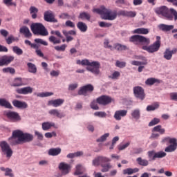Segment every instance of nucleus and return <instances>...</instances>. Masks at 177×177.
Returning a JSON list of instances; mask_svg holds the SVG:
<instances>
[{"label":"nucleus","mask_w":177,"mask_h":177,"mask_svg":"<svg viewBox=\"0 0 177 177\" xmlns=\"http://www.w3.org/2000/svg\"><path fill=\"white\" fill-rule=\"evenodd\" d=\"M93 13H97L101 16L102 20H115L118 16H123V17L133 18L136 17V11H128L120 10L117 11H112L110 9L106 8L104 6H101L100 8L93 9Z\"/></svg>","instance_id":"f257e3e1"},{"label":"nucleus","mask_w":177,"mask_h":177,"mask_svg":"<svg viewBox=\"0 0 177 177\" xmlns=\"http://www.w3.org/2000/svg\"><path fill=\"white\" fill-rule=\"evenodd\" d=\"M34 140V136L28 133H23L21 130H15L12 131V137L8 139L9 143L11 146H16V145H21L26 142H32Z\"/></svg>","instance_id":"f03ea898"},{"label":"nucleus","mask_w":177,"mask_h":177,"mask_svg":"<svg viewBox=\"0 0 177 177\" xmlns=\"http://www.w3.org/2000/svg\"><path fill=\"white\" fill-rule=\"evenodd\" d=\"M157 15H161L163 17L166 19V20L172 21L174 20L176 21L177 20V11L174 8H169L168 7L163 6L159 7L155 10Z\"/></svg>","instance_id":"7ed1b4c3"},{"label":"nucleus","mask_w":177,"mask_h":177,"mask_svg":"<svg viewBox=\"0 0 177 177\" xmlns=\"http://www.w3.org/2000/svg\"><path fill=\"white\" fill-rule=\"evenodd\" d=\"M111 159L106 157V156H97L95 158L93 161L92 164L93 167H99L100 165L102 167L101 171L102 172H109L113 166L110 163Z\"/></svg>","instance_id":"20e7f679"},{"label":"nucleus","mask_w":177,"mask_h":177,"mask_svg":"<svg viewBox=\"0 0 177 177\" xmlns=\"http://www.w3.org/2000/svg\"><path fill=\"white\" fill-rule=\"evenodd\" d=\"M76 63L77 64H81L82 66H89L90 67H86V70L95 75H99V74H100V62L97 61L90 62L89 59H85L82 61L80 59L77 60Z\"/></svg>","instance_id":"39448f33"},{"label":"nucleus","mask_w":177,"mask_h":177,"mask_svg":"<svg viewBox=\"0 0 177 177\" xmlns=\"http://www.w3.org/2000/svg\"><path fill=\"white\" fill-rule=\"evenodd\" d=\"M30 30L34 35H41V37H46L49 32L45 26L41 23H32L30 25Z\"/></svg>","instance_id":"423d86ee"},{"label":"nucleus","mask_w":177,"mask_h":177,"mask_svg":"<svg viewBox=\"0 0 177 177\" xmlns=\"http://www.w3.org/2000/svg\"><path fill=\"white\" fill-rule=\"evenodd\" d=\"M161 47V37L160 36L156 37V41L149 46H143L142 49L147 50L149 53H154V52H158V50Z\"/></svg>","instance_id":"0eeeda50"},{"label":"nucleus","mask_w":177,"mask_h":177,"mask_svg":"<svg viewBox=\"0 0 177 177\" xmlns=\"http://www.w3.org/2000/svg\"><path fill=\"white\" fill-rule=\"evenodd\" d=\"M129 41L134 44V45H139V44L149 45L150 44V39L147 38L145 36L134 35L130 37Z\"/></svg>","instance_id":"6e6552de"},{"label":"nucleus","mask_w":177,"mask_h":177,"mask_svg":"<svg viewBox=\"0 0 177 177\" xmlns=\"http://www.w3.org/2000/svg\"><path fill=\"white\" fill-rule=\"evenodd\" d=\"M0 147L1 149V151L4 156H6L7 158H10L13 155V151L10 146L6 141H1L0 142Z\"/></svg>","instance_id":"1a4fd4ad"},{"label":"nucleus","mask_w":177,"mask_h":177,"mask_svg":"<svg viewBox=\"0 0 177 177\" xmlns=\"http://www.w3.org/2000/svg\"><path fill=\"white\" fill-rule=\"evenodd\" d=\"M50 34H52L53 35H56V37H57L59 39H57L55 36H50L49 38H48V41H50L54 45L62 43L61 39H63V35H62V32H60V31H59V30H55V31L52 30L50 32Z\"/></svg>","instance_id":"9d476101"},{"label":"nucleus","mask_w":177,"mask_h":177,"mask_svg":"<svg viewBox=\"0 0 177 177\" xmlns=\"http://www.w3.org/2000/svg\"><path fill=\"white\" fill-rule=\"evenodd\" d=\"M133 91L135 97L140 99V100H145L146 94L145 93V89L142 86H135L133 87Z\"/></svg>","instance_id":"9b49d317"},{"label":"nucleus","mask_w":177,"mask_h":177,"mask_svg":"<svg viewBox=\"0 0 177 177\" xmlns=\"http://www.w3.org/2000/svg\"><path fill=\"white\" fill-rule=\"evenodd\" d=\"M95 90V87L92 84H86L83 86L79 91L78 95H82L83 96H88V93H92V91Z\"/></svg>","instance_id":"f8f14e48"},{"label":"nucleus","mask_w":177,"mask_h":177,"mask_svg":"<svg viewBox=\"0 0 177 177\" xmlns=\"http://www.w3.org/2000/svg\"><path fill=\"white\" fill-rule=\"evenodd\" d=\"M5 115L13 122H17V121H21V118L17 112L9 111L5 113Z\"/></svg>","instance_id":"ddd939ff"},{"label":"nucleus","mask_w":177,"mask_h":177,"mask_svg":"<svg viewBox=\"0 0 177 177\" xmlns=\"http://www.w3.org/2000/svg\"><path fill=\"white\" fill-rule=\"evenodd\" d=\"M15 60V57L13 55H3L0 57V67L3 66H8Z\"/></svg>","instance_id":"4468645a"},{"label":"nucleus","mask_w":177,"mask_h":177,"mask_svg":"<svg viewBox=\"0 0 177 177\" xmlns=\"http://www.w3.org/2000/svg\"><path fill=\"white\" fill-rule=\"evenodd\" d=\"M112 99L108 95H101L97 98V103L102 104V106H107L111 103Z\"/></svg>","instance_id":"2eb2a0df"},{"label":"nucleus","mask_w":177,"mask_h":177,"mask_svg":"<svg viewBox=\"0 0 177 177\" xmlns=\"http://www.w3.org/2000/svg\"><path fill=\"white\" fill-rule=\"evenodd\" d=\"M44 19L45 21H48V23H55L56 19H55V15H53V12L51 10L46 11L44 14Z\"/></svg>","instance_id":"dca6fc26"},{"label":"nucleus","mask_w":177,"mask_h":177,"mask_svg":"<svg viewBox=\"0 0 177 177\" xmlns=\"http://www.w3.org/2000/svg\"><path fill=\"white\" fill-rule=\"evenodd\" d=\"M59 169L62 171L63 175H67V174H68L71 169V165L62 162L59 163Z\"/></svg>","instance_id":"f3484780"},{"label":"nucleus","mask_w":177,"mask_h":177,"mask_svg":"<svg viewBox=\"0 0 177 177\" xmlns=\"http://www.w3.org/2000/svg\"><path fill=\"white\" fill-rule=\"evenodd\" d=\"M33 88L31 86L23 87L21 88H17L16 92L19 95H28L32 93Z\"/></svg>","instance_id":"a211bd4d"},{"label":"nucleus","mask_w":177,"mask_h":177,"mask_svg":"<svg viewBox=\"0 0 177 177\" xmlns=\"http://www.w3.org/2000/svg\"><path fill=\"white\" fill-rule=\"evenodd\" d=\"M64 103V100L59 98L57 100H51L48 102L47 106H53V107H60Z\"/></svg>","instance_id":"6ab92c4d"},{"label":"nucleus","mask_w":177,"mask_h":177,"mask_svg":"<svg viewBox=\"0 0 177 177\" xmlns=\"http://www.w3.org/2000/svg\"><path fill=\"white\" fill-rule=\"evenodd\" d=\"M12 104L14 107H17V109H27L28 107V104H26V102H21L20 100H14L12 101Z\"/></svg>","instance_id":"aec40b11"},{"label":"nucleus","mask_w":177,"mask_h":177,"mask_svg":"<svg viewBox=\"0 0 177 177\" xmlns=\"http://www.w3.org/2000/svg\"><path fill=\"white\" fill-rule=\"evenodd\" d=\"M127 114H128V110L116 111L114 114V118L117 121H121V118L127 116Z\"/></svg>","instance_id":"412c9836"},{"label":"nucleus","mask_w":177,"mask_h":177,"mask_svg":"<svg viewBox=\"0 0 177 177\" xmlns=\"http://www.w3.org/2000/svg\"><path fill=\"white\" fill-rule=\"evenodd\" d=\"M19 32L21 34H24L26 38H30V37L32 36V34H31V32H30V29L27 26L21 27L19 30Z\"/></svg>","instance_id":"4be33fe9"},{"label":"nucleus","mask_w":177,"mask_h":177,"mask_svg":"<svg viewBox=\"0 0 177 177\" xmlns=\"http://www.w3.org/2000/svg\"><path fill=\"white\" fill-rule=\"evenodd\" d=\"M62 153V149L61 148H51L48 150V156H52L53 157H55L56 156H59Z\"/></svg>","instance_id":"5701e85b"},{"label":"nucleus","mask_w":177,"mask_h":177,"mask_svg":"<svg viewBox=\"0 0 177 177\" xmlns=\"http://www.w3.org/2000/svg\"><path fill=\"white\" fill-rule=\"evenodd\" d=\"M48 113L50 114V115L57 117V118H63V117H66L64 113H60V111H59L57 109H51L48 111Z\"/></svg>","instance_id":"b1692460"},{"label":"nucleus","mask_w":177,"mask_h":177,"mask_svg":"<svg viewBox=\"0 0 177 177\" xmlns=\"http://www.w3.org/2000/svg\"><path fill=\"white\" fill-rule=\"evenodd\" d=\"M24 85H26V83L23 82V78L17 77L14 79V81L11 84V86H24Z\"/></svg>","instance_id":"393cba45"},{"label":"nucleus","mask_w":177,"mask_h":177,"mask_svg":"<svg viewBox=\"0 0 177 177\" xmlns=\"http://www.w3.org/2000/svg\"><path fill=\"white\" fill-rule=\"evenodd\" d=\"M177 149V140L174 142L170 143V145H169L167 147L165 148V151L166 153H172L173 151H175Z\"/></svg>","instance_id":"a878e982"},{"label":"nucleus","mask_w":177,"mask_h":177,"mask_svg":"<svg viewBox=\"0 0 177 177\" xmlns=\"http://www.w3.org/2000/svg\"><path fill=\"white\" fill-rule=\"evenodd\" d=\"M0 106H1V107H5V109H13L10 102L5 98H0Z\"/></svg>","instance_id":"bb28decb"},{"label":"nucleus","mask_w":177,"mask_h":177,"mask_svg":"<svg viewBox=\"0 0 177 177\" xmlns=\"http://www.w3.org/2000/svg\"><path fill=\"white\" fill-rule=\"evenodd\" d=\"M139 172V168L136 167L134 169L127 168L123 170L124 175H133V174H136Z\"/></svg>","instance_id":"cd10ccee"},{"label":"nucleus","mask_w":177,"mask_h":177,"mask_svg":"<svg viewBox=\"0 0 177 177\" xmlns=\"http://www.w3.org/2000/svg\"><path fill=\"white\" fill-rule=\"evenodd\" d=\"M113 49H116V50H118L119 52H121L122 50H128L129 48L125 45H122L120 43L115 44L113 45Z\"/></svg>","instance_id":"c85d7f7f"},{"label":"nucleus","mask_w":177,"mask_h":177,"mask_svg":"<svg viewBox=\"0 0 177 177\" xmlns=\"http://www.w3.org/2000/svg\"><path fill=\"white\" fill-rule=\"evenodd\" d=\"M160 82H161L158 79H156L154 77H150L145 81V84L149 85V86H151V85H154V84H160Z\"/></svg>","instance_id":"c756f323"},{"label":"nucleus","mask_w":177,"mask_h":177,"mask_svg":"<svg viewBox=\"0 0 177 177\" xmlns=\"http://www.w3.org/2000/svg\"><path fill=\"white\" fill-rule=\"evenodd\" d=\"M77 27L82 32H86L88 30V26H86V24L82 21L78 22Z\"/></svg>","instance_id":"7c9ffc66"},{"label":"nucleus","mask_w":177,"mask_h":177,"mask_svg":"<svg viewBox=\"0 0 177 177\" xmlns=\"http://www.w3.org/2000/svg\"><path fill=\"white\" fill-rule=\"evenodd\" d=\"M55 127V123L52 122H44L42 123V129L43 131H48Z\"/></svg>","instance_id":"2f4dec72"},{"label":"nucleus","mask_w":177,"mask_h":177,"mask_svg":"<svg viewBox=\"0 0 177 177\" xmlns=\"http://www.w3.org/2000/svg\"><path fill=\"white\" fill-rule=\"evenodd\" d=\"M133 34H149V29L145 28H139L133 31Z\"/></svg>","instance_id":"473e14b6"},{"label":"nucleus","mask_w":177,"mask_h":177,"mask_svg":"<svg viewBox=\"0 0 177 177\" xmlns=\"http://www.w3.org/2000/svg\"><path fill=\"white\" fill-rule=\"evenodd\" d=\"M158 27L162 31H171V30H174V25L160 24Z\"/></svg>","instance_id":"72a5a7b5"},{"label":"nucleus","mask_w":177,"mask_h":177,"mask_svg":"<svg viewBox=\"0 0 177 177\" xmlns=\"http://www.w3.org/2000/svg\"><path fill=\"white\" fill-rule=\"evenodd\" d=\"M29 73H32V74H37V66L35 64L29 62L27 64Z\"/></svg>","instance_id":"f704fd0d"},{"label":"nucleus","mask_w":177,"mask_h":177,"mask_svg":"<svg viewBox=\"0 0 177 177\" xmlns=\"http://www.w3.org/2000/svg\"><path fill=\"white\" fill-rule=\"evenodd\" d=\"M136 161L139 165H141V167H147V165H149V160L142 159L141 157L138 158Z\"/></svg>","instance_id":"c9c22d12"},{"label":"nucleus","mask_w":177,"mask_h":177,"mask_svg":"<svg viewBox=\"0 0 177 177\" xmlns=\"http://www.w3.org/2000/svg\"><path fill=\"white\" fill-rule=\"evenodd\" d=\"M30 15H32V19H36L37 17V13H38V8L35 6H30L29 9Z\"/></svg>","instance_id":"e433bc0d"},{"label":"nucleus","mask_w":177,"mask_h":177,"mask_svg":"<svg viewBox=\"0 0 177 177\" xmlns=\"http://www.w3.org/2000/svg\"><path fill=\"white\" fill-rule=\"evenodd\" d=\"M153 132H159L160 135H164L165 133V129H162V126L158 125L153 129Z\"/></svg>","instance_id":"4c0bfd02"},{"label":"nucleus","mask_w":177,"mask_h":177,"mask_svg":"<svg viewBox=\"0 0 177 177\" xmlns=\"http://www.w3.org/2000/svg\"><path fill=\"white\" fill-rule=\"evenodd\" d=\"M79 19H82V20L86 19L89 21L91 20V15L88 12H83L80 14Z\"/></svg>","instance_id":"58836bf2"},{"label":"nucleus","mask_w":177,"mask_h":177,"mask_svg":"<svg viewBox=\"0 0 177 177\" xmlns=\"http://www.w3.org/2000/svg\"><path fill=\"white\" fill-rule=\"evenodd\" d=\"M164 58L166 59V60H171L172 59V53L169 48L165 50L164 53Z\"/></svg>","instance_id":"ea45409f"},{"label":"nucleus","mask_w":177,"mask_h":177,"mask_svg":"<svg viewBox=\"0 0 177 177\" xmlns=\"http://www.w3.org/2000/svg\"><path fill=\"white\" fill-rule=\"evenodd\" d=\"M121 77V73L117 71H115L112 75L109 76L111 80H118Z\"/></svg>","instance_id":"a19ab883"},{"label":"nucleus","mask_w":177,"mask_h":177,"mask_svg":"<svg viewBox=\"0 0 177 177\" xmlns=\"http://www.w3.org/2000/svg\"><path fill=\"white\" fill-rule=\"evenodd\" d=\"M12 52H14V53H16V55H17L18 56H21V55H23V50L19 48V46H17L12 47Z\"/></svg>","instance_id":"79ce46f5"},{"label":"nucleus","mask_w":177,"mask_h":177,"mask_svg":"<svg viewBox=\"0 0 177 177\" xmlns=\"http://www.w3.org/2000/svg\"><path fill=\"white\" fill-rule=\"evenodd\" d=\"M109 136H110V133H106L102 135L100 138L97 139L96 142H97L98 143H100L102 142H106Z\"/></svg>","instance_id":"37998d69"},{"label":"nucleus","mask_w":177,"mask_h":177,"mask_svg":"<svg viewBox=\"0 0 177 177\" xmlns=\"http://www.w3.org/2000/svg\"><path fill=\"white\" fill-rule=\"evenodd\" d=\"M166 156H167V153H165L162 151H160L158 152H156V153L154 155V158H155V160L156 158H164V157H165Z\"/></svg>","instance_id":"c03bdc74"},{"label":"nucleus","mask_w":177,"mask_h":177,"mask_svg":"<svg viewBox=\"0 0 177 177\" xmlns=\"http://www.w3.org/2000/svg\"><path fill=\"white\" fill-rule=\"evenodd\" d=\"M131 116L136 120H139L140 118V111L139 109H135L131 113Z\"/></svg>","instance_id":"a18cd8bd"},{"label":"nucleus","mask_w":177,"mask_h":177,"mask_svg":"<svg viewBox=\"0 0 177 177\" xmlns=\"http://www.w3.org/2000/svg\"><path fill=\"white\" fill-rule=\"evenodd\" d=\"M147 154H148V158L149 161H155L156 158H154V156H156V151L154 150L149 151Z\"/></svg>","instance_id":"49530a36"},{"label":"nucleus","mask_w":177,"mask_h":177,"mask_svg":"<svg viewBox=\"0 0 177 177\" xmlns=\"http://www.w3.org/2000/svg\"><path fill=\"white\" fill-rule=\"evenodd\" d=\"M36 95L37 97H48L49 96H52V95H53V93L52 92L39 93Z\"/></svg>","instance_id":"de8ad7c7"},{"label":"nucleus","mask_w":177,"mask_h":177,"mask_svg":"<svg viewBox=\"0 0 177 177\" xmlns=\"http://www.w3.org/2000/svg\"><path fill=\"white\" fill-rule=\"evenodd\" d=\"M158 107H160V104L156 102L153 105H149L147 107V111H154V110H156V109H158Z\"/></svg>","instance_id":"09e8293b"},{"label":"nucleus","mask_w":177,"mask_h":177,"mask_svg":"<svg viewBox=\"0 0 177 177\" xmlns=\"http://www.w3.org/2000/svg\"><path fill=\"white\" fill-rule=\"evenodd\" d=\"M3 73H10V74H15L16 73V71L15 68H11V67H8V68H3L2 69Z\"/></svg>","instance_id":"8fccbe9b"},{"label":"nucleus","mask_w":177,"mask_h":177,"mask_svg":"<svg viewBox=\"0 0 177 177\" xmlns=\"http://www.w3.org/2000/svg\"><path fill=\"white\" fill-rule=\"evenodd\" d=\"M67 48V45L66 44H62L61 46H56L54 47V49H55V50H57L58 52H64V50H66V48Z\"/></svg>","instance_id":"3c124183"},{"label":"nucleus","mask_w":177,"mask_h":177,"mask_svg":"<svg viewBox=\"0 0 177 177\" xmlns=\"http://www.w3.org/2000/svg\"><path fill=\"white\" fill-rule=\"evenodd\" d=\"M94 115H95V117H100V118H106V117H107V113H106V112L100 111L95 112Z\"/></svg>","instance_id":"603ef678"},{"label":"nucleus","mask_w":177,"mask_h":177,"mask_svg":"<svg viewBox=\"0 0 177 177\" xmlns=\"http://www.w3.org/2000/svg\"><path fill=\"white\" fill-rule=\"evenodd\" d=\"M16 41V38H15V36L10 35L8 38H6V41L8 45H10L12 42H15Z\"/></svg>","instance_id":"864d4df0"},{"label":"nucleus","mask_w":177,"mask_h":177,"mask_svg":"<svg viewBox=\"0 0 177 177\" xmlns=\"http://www.w3.org/2000/svg\"><path fill=\"white\" fill-rule=\"evenodd\" d=\"M116 67H118L119 68H124V67H126L127 63L124 62H120L117 60L115 63Z\"/></svg>","instance_id":"5fc2aeb1"},{"label":"nucleus","mask_w":177,"mask_h":177,"mask_svg":"<svg viewBox=\"0 0 177 177\" xmlns=\"http://www.w3.org/2000/svg\"><path fill=\"white\" fill-rule=\"evenodd\" d=\"M90 107H91L93 110H99V106H97V100H96V101L93 100L91 102Z\"/></svg>","instance_id":"6e6d98bb"},{"label":"nucleus","mask_w":177,"mask_h":177,"mask_svg":"<svg viewBox=\"0 0 177 177\" xmlns=\"http://www.w3.org/2000/svg\"><path fill=\"white\" fill-rule=\"evenodd\" d=\"M159 122L160 119L155 118L149 123V127H154V125H157Z\"/></svg>","instance_id":"4d7b16f0"},{"label":"nucleus","mask_w":177,"mask_h":177,"mask_svg":"<svg viewBox=\"0 0 177 177\" xmlns=\"http://www.w3.org/2000/svg\"><path fill=\"white\" fill-rule=\"evenodd\" d=\"M81 174H82V166L81 165H77L76 166L75 175H81Z\"/></svg>","instance_id":"13d9d810"},{"label":"nucleus","mask_w":177,"mask_h":177,"mask_svg":"<svg viewBox=\"0 0 177 177\" xmlns=\"http://www.w3.org/2000/svg\"><path fill=\"white\" fill-rule=\"evenodd\" d=\"M177 140L176 138H171L169 137H167L163 139L162 142H164V143H165V142H169V143H175V142H176Z\"/></svg>","instance_id":"bf43d9fd"},{"label":"nucleus","mask_w":177,"mask_h":177,"mask_svg":"<svg viewBox=\"0 0 177 177\" xmlns=\"http://www.w3.org/2000/svg\"><path fill=\"white\" fill-rule=\"evenodd\" d=\"M35 42H36V44H41V45H44V46H48V42L44 41L42 39H35Z\"/></svg>","instance_id":"052dcab7"},{"label":"nucleus","mask_w":177,"mask_h":177,"mask_svg":"<svg viewBox=\"0 0 177 177\" xmlns=\"http://www.w3.org/2000/svg\"><path fill=\"white\" fill-rule=\"evenodd\" d=\"M99 26L100 27L109 28V27H111L113 24H111V23L101 21L99 23Z\"/></svg>","instance_id":"680f3d73"},{"label":"nucleus","mask_w":177,"mask_h":177,"mask_svg":"<svg viewBox=\"0 0 177 177\" xmlns=\"http://www.w3.org/2000/svg\"><path fill=\"white\" fill-rule=\"evenodd\" d=\"M131 145V142H127L124 145H120L118 147V150L121 151V150H125V149H127V147H128L129 145Z\"/></svg>","instance_id":"e2e57ef3"},{"label":"nucleus","mask_w":177,"mask_h":177,"mask_svg":"<svg viewBox=\"0 0 177 177\" xmlns=\"http://www.w3.org/2000/svg\"><path fill=\"white\" fill-rule=\"evenodd\" d=\"M59 17L62 19H70V15L67 12H63L59 15Z\"/></svg>","instance_id":"0e129e2a"},{"label":"nucleus","mask_w":177,"mask_h":177,"mask_svg":"<svg viewBox=\"0 0 177 177\" xmlns=\"http://www.w3.org/2000/svg\"><path fill=\"white\" fill-rule=\"evenodd\" d=\"M35 135L37 137L38 140H44V135L39 131H35Z\"/></svg>","instance_id":"69168bd1"},{"label":"nucleus","mask_w":177,"mask_h":177,"mask_svg":"<svg viewBox=\"0 0 177 177\" xmlns=\"http://www.w3.org/2000/svg\"><path fill=\"white\" fill-rule=\"evenodd\" d=\"M5 176H6L13 177V174H12V169L6 168Z\"/></svg>","instance_id":"338daca9"},{"label":"nucleus","mask_w":177,"mask_h":177,"mask_svg":"<svg viewBox=\"0 0 177 177\" xmlns=\"http://www.w3.org/2000/svg\"><path fill=\"white\" fill-rule=\"evenodd\" d=\"M170 99L171 100H174L175 102H177V93H171Z\"/></svg>","instance_id":"774afa93"}]
</instances>
